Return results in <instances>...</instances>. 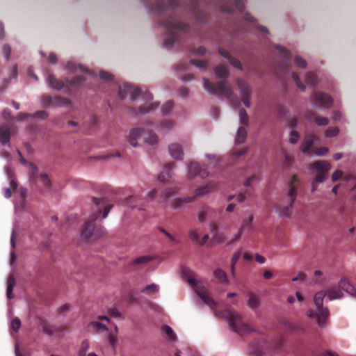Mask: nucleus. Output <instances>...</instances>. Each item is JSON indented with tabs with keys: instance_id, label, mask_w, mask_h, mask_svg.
<instances>
[{
	"instance_id": "obj_1",
	"label": "nucleus",
	"mask_w": 356,
	"mask_h": 356,
	"mask_svg": "<svg viewBox=\"0 0 356 356\" xmlns=\"http://www.w3.org/2000/svg\"><path fill=\"white\" fill-rule=\"evenodd\" d=\"M179 6L177 0H168L166 4L163 0H154L151 5L152 11L159 17V22L165 29L167 38L163 45L165 48H171L179 39V32H187L189 26L180 22L174 8Z\"/></svg>"
},
{
	"instance_id": "obj_2",
	"label": "nucleus",
	"mask_w": 356,
	"mask_h": 356,
	"mask_svg": "<svg viewBox=\"0 0 356 356\" xmlns=\"http://www.w3.org/2000/svg\"><path fill=\"white\" fill-rule=\"evenodd\" d=\"M118 95L122 99L129 96L131 100L140 99L143 101L144 103L138 106V111L142 114H145L158 106L156 102H152L153 96L149 92H142L140 88L130 84H124L120 86Z\"/></svg>"
},
{
	"instance_id": "obj_3",
	"label": "nucleus",
	"mask_w": 356,
	"mask_h": 356,
	"mask_svg": "<svg viewBox=\"0 0 356 356\" xmlns=\"http://www.w3.org/2000/svg\"><path fill=\"white\" fill-rule=\"evenodd\" d=\"M93 202L97 207V212L92 214L85 222L81 229V236L86 239L91 236L97 238L103 234V228L102 227H95V220L102 213V209H104L103 218H106L110 210L113 208L112 204H106L104 199L102 198L93 197Z\"/></svg>"
},
{
	"instance_id": "obj_4",
	"label": "nucleus",
	"mask_w": 356,
	"mask_h": 356,
	"mask_svg": "<svg viewBox=\"0 0 356 356\" xmlns=\"http://www.w3.org/2000/svg\"><path fill=\"white\" fill-rule=\"evenodd\" d=\"M299 184L298 177L293 175L288 183V191L275 205L277 212L281 217H290L294 202L297 197V188Z\"/></svg>"
},
{
	"instance_id": "obj_5",
	"label": "nucleus",
	"mask_w": 356,
	"mask_h": 356,
	"mask_svg": "<svg viewBox=\"0 0 356 356\" xmlns=\"http://www.w3.org/2000/svg\"><path fill=\"white\" fill-rule=\"evenodd\" d=\"M224 316L229 322L232 329L238 334L243 336L253 331L249 325L243 321L242 317L238 313L226 309L224 312Z\"/></svg>"
},
{
	"instance_id": "obj_6",
	"label": "nucleus",
	"mask_w": 356,
	"mask_h": 356,
	"mask_svg": "<svg viewBox=\"0 0 356 356\" xmlns=\"http://www.w3.org/2000/svg\"><path fill=\"white\" fill-rule=\"evenodd\" d=\"M204 87L211 94L223 95L232 104H234V93L231 86L227 83L226 80L220 81L216 86L208 79L204 78Z\"/></svg>"
},
{
	"instance_id": "obj_7",
	"label": "nucleus",
	"mask_w": 356,
	"mask_h": 356,
	"mask_svg": "<svg viewBox=\"0 0 356 356\" xmlns=\"http://www.w3.org/2000/svg\"><path fill=\"white\" fill-rule=\"evenodd\" d=\"M143 137L144 141L150 145H154L158 142L157 136L152 133H145V130L141 128H134L130 130L129 134L127 136L128 143L133 147L138 145V139Z\"/></svg>"
},
{
	"instance_id": "obj_8",
	"label": "nucleus",
	"mask_w": 356,
	"mask_h": 356,
	"mask_svg": "<svg viewBox=\"0 0 356 356\" xmlns=\"http://www.w3.org/2000/svg\"><path fill=\"white\" fill-rule=\"evenodd\" d=\"M220 9L224 12H242L245 8L244 0H219Z\"/></svg>"
},
{
	"instance_id": "obj_9",
	"label": "nucleus",
	"mask_w": 356,
	"mask_h": 356,
	"mask_svg": "<svg viewBox=\"0 0 356 356\" xmlns=\"http://www.w3.org/2000/svg\"><path fill=\"white\" fill-rule=\"evenodd\" d=\"M311 167L316 170L314 181L316 183H321L325 179L327 172L330 168V165L327 161H319L313 163Z\"/></svg>"
},
{
	"instance_id": "obj_10",
	"label": "nucleus",
	"mask_w": 356,
	"mask_h": 356,
	"mask_svg": "<svg viewBox=\"0 0 356 356\" xmlns=\"http://www.w3.org/2000/svg\"><path fill=\"white\" fill-rule=\"evenodd\" d=\"M188 282L196 287L195 292L197 295L210 308L213 309L217 305L216 302L207 294L204 288L198 286V282L195 279L189 278Z\"/></svg>"
},
{
	"instance_id": "obj_11",
	"label": "nucleus",
	"mask_w": 356,
	"mask_h": 356,
	"mask_svg": "<svg viewBox=\"0 0 356 356\" xmlns=\"http://www.w3.org/2000/svg\"><path fill=\"white\" fill-rule=\"evenodd\" d=\"M237 85L240 89V93L243 103L246 107H250L251 105V87L245 81L241 79H237Z\"/></svg>"
},
{
	"instance_id": "obj_12",
	"label": "nucleus",
	"mask_w": 356,
	"mask_h": 356,
	"mask_svg": "<svg viewBox=\"0 0 356 356\" xmlns=\"http://www.w3.org/2000/svg\"><path fill=\"white\" fill-rule=\"evenodd\" d=\"M312 102L316 106L329 107L332 104V97L324 92H314L311 97Z\"/></svg>"
},
{
	"instance_id": "obj_13",
	"label": "nucleus",
	"mask_w": 356,
	"mask_h": 356,
	"mask_svg": "<svg viewBox=\"0 0 356 356\" xmlns=\"http://www.w3.org/2000/svg\"><path fill=\"white\" fill-rule=\"evenodd\" d=\"M276 49L281 53L282 58L283 60V65L279 67V70L283 73H286L289 70L290 54L289 51L280 45H277Z\"/></svg>"
},
{
	"instance_id": "obj_14",
	"label": "nucleus",
	"mask_w": 356,
	"mask_h": 356,
	"mask_svg": "<svg viewBox=\"0 0 356 356\" xmlns=\"http://www.w3.org/2000/svg\"><path fill=\"white\" fill-rule=\"evenodd\" d=\"M188 172L191 176L199 175L202 178L208 177L209 172L207 170L202 169L196 162H191L188 165Z\"/></svg>"
},
{
	"instance_id": "obj_15",
	"label": "nucleus",
	"mask_w": 356,
	"mask_h": 356,
	"mask_svg": "<svg viewBox=\"0 0 356 356\" xmlns=\"http://www.w3.org/2000/svg\"><path fill=\"white\" fill-rule=\"evenodd\" d=\"M169 152L170 156L177 160H181L183 159L184 152L182 147L178 143H172L169 145Z\"/></svg>"
},
{
	"instance_id": "obj_16",
	"label": "nucleus",
	"mask_w": 356,
	"mask_h": 356,
	"mask_svg": "<svg viewBox=\"0 0 356 356\" xmlns=\"http://www.w3.org/2000/svg\"><path fill=\"white\" fill-rule=\"evenodd\" d=\"M218 51L222 56H223L224 58L229 60V62L232 66L238 70H242V64L240 62V60L232 56L228 51L222 48H219Z\"/></svg>"
},
{
	"instance_id": "obj_17",
	"label": "nucleus",
	"mask_w": 356,
	"mask_h": 356,
	"mask_svg": "<svg viewBox=\"0 0 356 356\" xmlns=\"http://www.w3.org/2000/svg\"><path fill=\"white\" fill-rule=\"evenodd\" d=\"M10 139V127L7 124L0 125V142L2 145L9 143Z\"/></svg>"
},
{
	"instance_id": "obj_18",
	"label": "nucleus",
	"mask_w": 356,
	"mask_h": 356,
	"mask_svg": "<svg viewBox=\"0 0 356 356\" xmlns=\"http://www.w3.org/2000/svg\"><path fill=\"white\" fill-rule=\"evenodd\" d=\"M195 200V197H186L184 198H175L170 202V206L173 209L181 208L184 204L189 203Z\"/></svg>"
},
{
	"instance_id": "obj_19",
	"label": "nucleus",
	"mask_w": 356,
	"mask_h": 356,
	"mask_svg": "<svg viewBox=\"0 0 356 356\" xmlns=\"http://www.w3.org/2000/svg\"><path fill=\"white\" fill-rule=\"evenodd\" d=\"M315 136L312 134H308L305 136V138L301 145V150L303 153H307L314 145Z\"/></svg>"
},
{
	"instance_id": "obj_20",
	"label": "nucleus",
	"mask_w": 356,
	"mask_h": 356,
	"mask_svg": "<svg viewBox=\"0 0 356 356\" xmlns=\"http://www.w3.org/2000/svg\"><path fill=\"white\" fill-rule=\"evenodd\" d=\"M175 166V163L170 162L167 164L165 169L159 174V180L161 182L165 183L167 182L169 179L171 177L170 170L173 168Z\"/></svg>"
},
{
	"instance_id": "obj_21",
	"label": "nucleus",
	"mask_w": 356,
	"mask_h": 356,
	"mask_svg": "<svg viewBox=\"0 0 356 356\" xmlns=\"http://www.w3.org/2000/svg\"><path fill=\"white\" fill-rule=\"evenodd\" d=\"M317 309V322L319 326L322 327L325 323V321L329 316V311L327 308L321 307Z\"/></svg>"
},
{
	"instance_id": "obj_22",
	"label": "nucleus",
	"mask_w": 356,
	"mask_h": 356,
	"mask_svg": "<svg viewBox=\"0 0 356 356\" xmlns=\"http://www.w3.org/2000/svg\"><path fill=\"white\" fill-rule=\"evenodd\" d=\"M214 213V210L209 206H204L197 215L200 222H204L208 217Z\"/></svg>"
},
{
	"instance_id": "obj_23",
	"label": "nucleus",
	"mask_w": 356,
	"mask_h": 356,
	"mask_svg": "<svg viewBox=\"0 0 356 356\" xmlns=\"http://www.w3.org/2000/svg\"><path fill=\"white\" fill-rule=\"evenodd\" d=\"M178 191L179 189L177 187L165 188L162 191L160 197L163 201H165L172 197L176 196L178 194Z\"/></svg>"
},
{
	"instance_id": "obj_24",
	"label": "nucleus",
	"mask_w": 356,
	"mask_h": 356,
	"mask_svg": "<svg viewBox=\"0 0 356 356\" xmlns=\"http://www.w3.org/2000/svg\"><path fill=\"white\" fill-rule=\"evenodd\" d=\"M88 330L90 332H97L101 330H108L106 325L98 321H92L88 325Z\"/></svg>"
},
{
	"instance_id": "obj_25",
	"label": "nucleus",
	"mask_w": 356,
	"mask_h": 356,
	"mask_svg": "<svg viewBox=\"0 0 356 356\" xmlns=\"http://www.w3.org/2000/svg\"><path fill=\"white\" fill-rule=\"evenodd\" d=\"M330 300L340 298L343 296V293L339 286H333L326 292Z\"/></svg>"
},
{
	"instance_id": "obj_26",
	"label": "nucleus",
	"mask_w": 356,
	"mask_h": 356,
	"mask_svg": "<svg viewBox=\"0 0 356 356\" xmlns=\"http://www.w3.org/2000/svg\"><path fill=\"white\" fill-rule=\"evenodd\" d=\"M216 188L214 184H209L204 186L200 187L196 190L195 195L193 197H195V199L199 197H202L209 193L212 189Z\"/></svg>"
},
{
	"instance_id": "obj_27",
	"label": "nucleus",
	"mask_w": 356,
	"mask_h": 356,
	"mask_svg": "<svg viewBox=\"0 0 356 356\" xmlns=\"http://www.w3.org/2000/svg\"><path fill=\"white\" fill-rule=\"evenodd\" d=\"M48 83L51 88L56 90H60L64 86L63 82L56 79L54 75L52 74L49 75Z\"/></svg>"
},
{
	"instance_id": "obj_28",
	"label": "nucleus",
	"mask_w": 356,
	"mask_h": 356,
	"mask_svg": "<svg viewBox=\"0 0 356 356\" xmlns=\"http://www.w3.org/2000/svg\"><path fill=\"white\" fill-rule=\"evenodd\" d=\"M7 297L8 299H11L13 297V290L15 285V280L13 275H10L7 281Z\"/></svg>"
},
{
	"instance_id": "obj_29",
	"label": "nucleus",
	"mask_w": 356,
	"mask_h": 356,
	"mask_svg": "<svg viewBox=\"0 0 356 356\" xmlns=\"http://www.w3.org/2000/svg\"><path fill=\"white\" fill-rule=\"evenodd\" d=\"M247 137V131L243 127H240L238 129L236 136V143L238 145L242 144L244 143Z\"/></svg>"
},
{
	"instance_id": "obj_30",
	"label": "nucleus",
	"mask_w": 356,
	"mask_h": 356,
	"mask_svg": "<svg viewBox=\"0 0 356 356\" xmlns=\"http://www.w3.org/2000/svg\"><path fill=\"white\" fill-rule=\"evenodd\" d=\"M326 295L327 293L324 291H318L314 295V302L316 308H320L321 307H323V299Z\"/></svg>"
},
{
	"instance_id": "obj_31",
	"label": "nucleus",
	"mask_w": 356,
	"mask_h": 356,
	"mask_svg": "<svg viewBox=\"0 0 356 356\" xmlns=\"http://www.w3.org/2000/svg\"><path fill=\"white\" fill-rule=\"evenodd\" d=\"M71 105V102L66 97L56 96L54 97V106H69Z\"/></svg>"
},
{
	"instance_id": "obj_32",
	"label": "nucleus",
	"mask_w": 356,
	"mask_h": 356,
	"mask_svg": "<svg viewBox=\"0 0 356 356\" xmlns=\"http://www.w3.org/2000/svg\"><path fill=\"white\" fill-rule=\"evenodd\" d=\"M214 72L218 78H225L229 75L227 69L222 65L216 66L214 68Z\"/></svg>"
},
{
	"instance_id": "obj_33",
	"label": "nucleus",
	"mask_w": 356,
	"mask_h": 356,
	"mask_svg": "<svg viewBox=\"0 0 356 356\" xmlns=\"http://www.w3.org/2000/svg\"><path fill=\"white\" fill-rule=\"evenodd\" d=\"M214 276L221 282V283H223V284H226L228 282V279H227V275L225 273V272L220 269V268H217L214 273Z\"/></svg>"
},
{
	"instance_id": "obj_34",
	"label": "nucleus",
	"mask_w": 356,
	"mask_h": 356,
	"mask_svg": "<svg viewBox=\"0 0 356 356\" xmlns=\"http://www.w3.org/2000/svg\"><path fill=\"white\" fill-rule=\"evenodd\" d=\"M248 304L250 307L254 309L257 308L259 305V299L256 295L251 293L249 294Z\"/></svg>"
},
{
	"instance_id": "obj_35",
	"label": "nucleus",
	"mask_w": 356,
	"mask_h": 356,
	"mask_svg": "<svg viewBox=\"0 0 356 356\" xmlns=\"http://www.w3.org/2000/svg\"><path fill=\"white\" fill-rule=\"evenodd\" d=\"M159 290V286L156 284H152L149 285H147L144 289L141 290L142 293H147L148 295L156 293Z\"/></svg>"
},
{
	"instance_id": "obj_36",
	"label": "nucleus",
	"mask_w": 356,
	"mask_h": 356,
	"mask_svg": "<svg viewBox=\"0 0 356 356\" xmlns=\"http://www.w3.org/2000/svg\"><path fill=\"white\" fill-rule=\"evenodd\" d=\"M90 347V343L88 339L83 340L81 343V346L78 353V356H86L87 355V351L89 349Z\"/></svg>"
},
{
	"instance_id": "obj_37",
	"label": "nucleus",
	"mask_w": 356,
	"mask_h": 356,
	"mask_svg": "<svg viewBox=\"0 0 356 356\" xmlns=\"http://www.w3.org/2000/svg\"><path fill=\"white\" fill-rule=\"evenodd\" d=\"M152 260L151 256H142L136 258L131 263L132 265L145 264Z\"/></svg>"
},
{
	"instance_id": "obj_38",
	"label": "nucleus",
	"mask_w": 356,
	"mask_h": 356,
	"mask_svg": "<svg viewBox=\"0 0 356 356\" xmlns=\"http://www.w3.org/2000/svg\"><path fill=\"white\" fill-rule=\"evenodd\" d=\"M305 80L307 84L314 86L317 83V76L312 72H307L305 76Z\"/></svg>"
},
{
	"instance_id": "obj_39",
	"label": "nucleus",
	"mask_w": 356,
	"mask_h": 356,
	"mask_svg": "<svg viewBox=\"0 0 356 356\" xmlns=\"http://www.w3.org/2000/svg\"><path fill=\"white\" fill-rule=\"evenodd\" d=\"M162 331L165 335L168 338L169 340L174 341L176 338V335L174 333L172 329L168 325H164L162 327Z\"/></svg>"
},
{
	"instance_id": "obj_40",
	"label": "nucleus",
	"mask_w": 356,
	"mask_h": 356,
	"mask_svg": "<svg viewBox=\"0 0 356 356\" xmlns=\"http://www.w3.org/2000/svg\"><path fill=\"white\" fill-rule=\"evenodd\" d=\"M241 256V252L237 251L234 252L232 258V264H231V271L233 276L235 275V265L237 263L238 260L240 259Z\"/></svg>"
},
{
	"instance_id": "obj_41",
	"label": "nucleus",
	"mask_w": 356,
	"mask_h": 356,
	"mask_svg": "<svg viewBox=\"0 0 356 356\" xmlns=\"http://www.w3.org/2000/svg\"><path fill=\"white\" fill-rule=\"evenodd\" d=\"M338 286L341 291H345L347 293L349 291L350 289H352V285L350 284L348 280L345 278H343L339 281Z\"/></svg>"
},
{
	"instance_id": "obj_42",
	"label": "nucleus",
	"mask_w": 356,
	"mask_h": 356,
	"mask_svg": "<svg viewBox=\"0 0 356 356\" xmlns=\"http://www.w3.org/2000/svg\"><path fill=\"white\" fill-rule=\"evenodd\" d=\"M42 104L45 106H54V97H52L50 95H43L42 97Z\"/></svg>"
},
{
	"instance_id": "obj_43",
	"label": "nucleus",
	"mask_w": 356,
	"mask_h": 356,
	"mask_svg": "<svg viewBox=\"0 0 356 356\" xmlns=\"http://www.w3.org/2000/svg\"><path fill=\"white\" fill-rule=\"evenodd\" d=\"M29 167L30 168L29 178L31 181H33L35 179V176L38 173V169L33 163H29Z\"/></svg>"
},
{
	"instance_id": "obj_44",
	"label": "nucleus",
	"mask_w": 356,
	"mask_h": 356,
	"mask_svg": "<svg viewBox=\"0 0 356 356\" xmlns=\"http://www.w3.org/2000/svg\"><path fill=\"white\" fill-rule=\"evenodd\" d=\"M173 108V102L170 100V101H168L167 102H165L162 108H161V111H162V113L163 115H168L170 113V112L172 111Z\"/></svg>"
},
{
	"instance_id": "obj_45",
	"label": "nucleus",
	"mask_w": 356,
	"mask_h": 356,
	"mask_svg": "<svg viewBox=\"0 0 356 356\" xmlns=\"http://www.w3.org/2000/svg\"><path fill=\"white\" fill-rule=\"evenodd\" d=\"M240 122L243 125L248 124V115L246 111L244 108L239 110Z\"/></svg>"
},
{
	"instance_id": "obj_46",
	"label": "nucleus",
	"mask_w": 356,
	"mask_h": 356,
	"mask_svg": "<svg viewBox=\"0 0 356 356\" xmlns=\"http://www.w3.org/2000/svg\"><path fill=\"white\" fill-rule=\"evenodd\" d=\"M188 237L192 241L198 243L200 234L198 233L197 229H191L188 232Z\"/></svg>"
},
{
	"instance_id": "obj_47",
	"label": "nucleus",
	"mask_w": 356,
	"mask_h": 356,
	"mask_svg": "<svg viewBox=\"0 0 356 356\" xmlns=\"http://www.w3.org/2000/svg\"><path fill=\"white\" fill-rule=\"evenodd\" d=\"M85 79L82 76H76L72 79H67V83L71 86L79 85L84 81Z\"/></svg>"
},
{
	"instance_id": "obj_48",
	"label": "nucleus",
	"mask_w": 356,
	"mask_h": 356,
	"mask_svg": "<svg viewBox=\"0 0 356 356\" xmlns=\"http://www.w3.org/2000/svg\"><path fill=\"white\" fill-rule=\"evenodd\" d=\"M291 74H292L293 79V80H294V81H295V83H296V86H297L300 89H301L302 90H305V85L301 82V81H300V78H299L298 75L296 73L293 72H291Z\"/></svg>"
},
{
	"instance_id": "obj_49",
	"label": "nucleus",
	"mask_w": 356,
	"mask_h": 356,
	"mask_svg": "<svg viewBox=\"0 0 356 356\" xmlns=\"http://www.w3.org/2000/svg\"><path fill=\"white\" fill-rule=\"evenodd\" d=\"M40 180L42 182V184L44 185V186L47 189H49L50 188L51 181L47 174H45V173L41 174Z\"/></svg>"
},
{
	"instance_id": "obj_50",
	"label": "nucleus",
	"mask_w": 356,
	"mask_h": 356,
	"mask_svg": "<svg viewBox=\"0 0 356 356\" xmlns=\"http://www.w3.org/2000/svg\"><path fill=\"white\" fill-rule=\"evenodd\" d=\"M252 220H253V216H252V215H250L247 219H245L243 221V223H242V225H241V227L240 228V229H241L243 231L245 229L250 228L252 225Z\"/></svg>"
},
{
	"instance_id": "obj_51",
	"label": "nucleus",
	"mask_w": 356,
	"mask_h": 356,
	"mask_svg": "<svg viewBox=\"0 0 356 356\" xmlns=\"http://www.w3.org/2000/svg\"><path fill=\"white\" fill-rule=\"evenodd\" d=\"M314 122L319 126L327 125L329 123V120L325 117L317 116L315 118Z\"/></svg>"
},
{
	"instance_id": "obj_52",
	"label": "nucleus",
	"mask_w": 356,
	"mask_h": 356,
	"mask_svg": "<svg viewBox=\"0 0 356 356\" xmlns=\"http://www.w3.org/2000/svg\"><path fill=\"white\" fill-rule=\"evenodd\" d=\"M339 129L337 127H329L325 132L326 137H333L338 134Z\"/></svg>"
},
{
	"instance_id": "obj_53",
	"label": "nucleus",
	"mask_w": 356,
	"mask_h": 356,
	"mask_svg": "<svg viewBox=\"0 0 356 356\" xmlns=\"http://www.w3.org/2000/svg\"><path fill=\"white\" fill-rule=\"evenodd\" d=\"M135 196L130 195L124 200L122 204L131 208H134L136 206L133 204V202L135 201Z\"/></svg>"
},
{
	"instance_id": "obj_54",
	"label": "nucleus",
	"mask_w": 356,
	"mask_h": 356,
	"mask_svg": "<svg viewBox=\"0 0 356 356\" xmlns=\"http://www.w3.org/2000/svg\"><path fill=\"white\" fill-rule=\"evenodd\" d=\"M295 64L302 68H304L307 66V62L302 57L299 56H296L294 60Z\"/></svg>"
},
{
	"instance_id": "obj_55",
	"label": "nucleus",
	"mask_w": 356,
	"mask_h": 356,
	"mask_svg": "<svg viewBox=\"0 0 356 356\" xmlns=\"http://www.w3.org/2000/svg\"><path fill=\"white\" fill-rule=\"evenodd\" d=\"M2 52L7 60H9L11 54V47L8 44H4L2 47Z\"/></svg>"
},
{
	"instance_id": "obj_56",
	"label": "nucleus",
	"mask_w": 356,
	"mask_h": 356,
	"mask_svg": "<svg viewBox=\"0 0 356 356\" xmlns=\"http://www.w3.org/2000/svg\"><path fill=\"white\" fill-rule=\"evenodd\" d=\"M190 63L199 68L204 69L207 66V63L201 60L191 59Z\"/></svg>"
},
{
	"instance_id": "obj_57",
	"label": "nucleus",
	"mask_w": 356,
	"mask_h": 356,
	"mask_svg": "<svg viewBox=\"0 0 356 356\" xmlns=\"http://www.w3.org/2000/svg\"><path fill=\"white\" fill-rule=\"evenodd\" d=\"M300 138V135L298 131H291L290 134V139L289 141L292 144H295L298 142V139Z\"/></svg>"
},
{
	"instance_id": "obj_58",
	"label": "nucleus",
	"mask_w": 356,
	"mask_h": 356,
	"mask_svg": "<svg viewBox=\"0 0 356 356\" xmlns=\"http://www.w3.org/2000/svg\"><path fill=\"white\" fill-rule=\"evenodd\" d=\"M21 325L20 320L18 318H14L11 322V327L15 331L17 332L19 329Z\"/></svg>"
},
{
	"instance_id": "obj_59",
	"label": "nucleus",
	"mask_w": 356,
	"mask_h": 356,
	"mask_svg": "<svg viewBox=\"0 0 356 356\" xmlns=\"http://www.w3.org/2000/svg\"><path fill=\"white\" fill-rule=\"evenodd\" d=\"M99 76L102 79L105 81H111L113 79V75L103 70L100 71Z\"/></svg>"
},
{
	"instance_id": "obj_60",
	"label": "nucleus",
	"mask_w": 356,
	"mask_h": 356,
	"mask_svg": "<svg viewBox=\"0 0 356 356\" xmlns=\"http://www.w3.org/2000/svg\"><path fill=\"white\" fill-rule=\"evenodd\" d=\"M283 154L284 156V165L286 167H290L293 161V158L289 154H288L286 152H283Z\"/></svg>"
},
{
	"instance_id": "obj_61",
	"label": "nucleus",
	"mask_w": 356,
	"mask_h": 356,
	"mask_svg": "<svg viewBox=\"0 0 356 356\" xmlns=\"http://www.w3.org/2000/svg\"><path fill=\"white\" fill-rule=\"evenodd\" d=\"M31 116L36 118L46 119L48 117V113L44 111H39L31 115Z\"/></svg>"
},
{
	"instance_id": "obj_62",
	"label": "nucleus",
	"mask_w": 356,
	"mask_h": 356,
	"mask_svg": "<svg viewBox=\"0 0 356 356\" xmlns=\"http://www.w3.org/2000/svg\"><path fill=\"white\" fill-rule=\"evenodd\" d=\"M315 154L318 156H323L328 152V148L325 147L315 148L314 149Z\"/></svg>"
},
{
	"instance_id": "obj_63",
	"label": "nucleus",
	"mask_w": 356,
	"mask_h": 356,
	"mask_svg": "<svg viewBox=\"0 0 356 356\" xmlns=\"http://www.w3.org/2000/svg\"><path fill=\"white\" fill-rule=\"evenodd\" d=\"M117 340H118V339H117V336L115 334H114L113 332L109 334L108 341H109V343L111 344V346L113 348H115V347Z\"/></svg>"
},
{
	"instance_id": "obj_64",
	"label": "nucleus",
	"mask_w": 356,
	"mask_h": 356,
	"mask_svg": "<svg viewBox=\"0 0 356 356\" xmlns=\"http://www.w3.org/2000/svg\"><path fill=\"white\" fill-rule=\"evenodd\" d=\"M305 117L307 120L309 121H312L315 120V118L316 117V114L315 112L312 111H308L305 113Z\"/></svg>"
}]
</instances>
